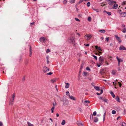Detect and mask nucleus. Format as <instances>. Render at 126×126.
<instances>
[{"label": "nucleus", "mask_w": 126, "mask_h": 126, "mask_svg": "<svg viewBox=\"0 0 126 126\" xmlns=\"http://www.w3.org/2000/svg\"><path fill=\"white\" fill-rule=\"evenodd\" d=\"M104 61V58L102 57H100L99 58V63H97L96 65L98 67L103 64Z\"/></svg>", "instance_id": "f257e3e1"}, {"label": "nucleus", "mask_w": 126, "mask_h": 126, "mask_svg": "<svg viewBox=\"0 0 126 126\" xmlns=\"http://www.w3.org/2000/svg\"><path fill=\"white\" fill-rule=\"evenodd\" d=\"M116 2L115 1H111L109 3L111 5L114 4L112 7L113 9H116L118 7V5L116 3Z\"/></svg>", "instance_id": "f03ea898"}, {"label": "nucleus", "mask_w": 126, "mask_h": 126, "mask_svg": "<svg viewBox=\"0 0 126 126\" xmlns=\"http://www.w3.org/2000/svg\"><path fill=\"white\" fill-rule=\"evenodd\" d=\"M75 41V39L74 37H71L69 39L68 42L70 43L74 44Z\"/></svg>", "instance_id": "7ed1b4c3"}, {"label": "nucleus", "mask_w": 126, "mask_h": 126, "mask_svg": "<svg viewBox=\"0 0 126 126\" xmlns=\"http://www.w3.org/2000/svg\"><path fill=\"white\" fill-rule=\"evenodd\" d=\"M93 36L92 35H90L89 34H87L85 36H84L85 39L87 40H89Z\"/></svg>", "instance_id": "20e7f679"}, {"label": "nucleus", "mask_w": 126, "mask_h": 126, "mask_svg": "<svg viewBox=\"0 0 126 126\" xmlns=\"http://www.w3.org/2000/svg\"><path fill=\"white\" fill-rule=\"evenodd\" d=\"M115 36L116 38V39L119 41V43L121 42V40L120 39V37H118L117 35H115Z\"/></svg>", "instance_id": "39448f33"}, {"label": "nucleus", "mask_w": 126, "mask_h": 126, "mask_svg": "<svg viewBox=\"0 0 126 126\" xmlns=\"http://www.w3.org/2000/svg\"><path fill=\"white\" fill-rule=\"evenodd\" d=\"M120 16L122 17H124L126 16V12L121 13L120 14Z\"/></svg>", "instance_id": "423d86ee"}, {"label": "nucleus", "mask_w": 126, "mask_h": 126, "mask_svg": "<svg viewBox=\"0 0 126 126\" xmlns=\"http://www.w3.org/2000/svg\"><path fill=\"white\" fill-rule=\"evenodd\" d=\"M95 47L96 49L98 51H101L102 50L101 49V48L100 47H98L97 46H95Z\"/></svg>", "instance_id": "0eeeda50"}, {"label": "nucleus", "mask_w": 126, "mask_h": 126, "mask_svg": "<svg viewBox=\"0 0 126 126\" xmlns=\"http://www.w3.org/2000/svg\"><path fill=\"white\" fill-rule=\"evenodd\" d=\"M49 70L48 68L46 67H45L43 68L44 71L45 72H47V71H49Z\"/></svg>", "instance_id": "6e6552de"}, {"label": "nucleus", "mask_w": 126, "mask_h": 126, "mask_svg": "<svg viewBox=\"0 0 126 126\" xmlns=\"http://www.w3.org/2000/svg\"><path fill=\"white\" fill-rule=\"evenodd\" d=\"M119 49L120 50H126V48L123 46H120L119 48Z\"/></svg>", "instance_id": "1a4fd4ad"}, {"label": "nucleus", "mask_w": 126, "mask_h": 126, "mask_svg": "<svg viewBox=\"0 0 126 126\" xmlns=\"http://www.w3.org/2000/svg\"><path fill=\"white\" fill-rule=\"evenodd\" d=\"M84 76H87L89 75V74L87 72H83Z\"/></svg>", "instance_id": "9d476101"}, {"label": "nucleus", "mask_w": 126, "mask_h": 126, "mask_svg": "<svg viewBox=\"0 0 126 126\" xmlns=\"http://www.w3.org/2000/svg\"><path fill=\"white\" fill-rule=\"evenodd\" d=\"M120 124L121 126H126V123L124 122H121Z\"/></svg>", "instance_id": "9b49d317"}, {"label": "nucleus", "mask_w": 126, "mask_h": 126, "mask_svg": "<svg viewBox=\"0 0 126 126\" xmlns=\"http://www.w3.org/2000/svg\"><path fill=\"white\" fill-rule=\"evenodd\" d=\"M116 58H117V60H118V62L119 63H119L120 62H122L123 61V60H122L121 59H119L118 57L117 56L116 57Z\"/></svg>", "instance_id": "f8f14e48"}, {"label": "nucleus", "mask_w": 126, "mask_h": 126, "mask_svg": "<svg viewBox=\"0 0 126 126\" xmlns=\"http://www.w3.org/2000/svg\"><path fill=\"white\" fill-rule=\"evenodd\" d=\"M66 85L65 86V88H68L70 84L68 83H65Z\"/></svg>", "instance_id": "ddd939ff"}, {"label": "nucleus", "mask_w": 126, "mask_h": 126, "mask_svg": "<svg viewBox=\"0 0 126 126\" xmlns=\"http://www.w3.org/2000/svg\"><path fill=\"white\" fill-rule=\"evenodd\" d=\"M69 98L73 100H76V99L75 98V97H74L72 96H70L69 95Z\"/></svg>", "instance_id": "4468645a"}, {"label": "nucleus", "mask_w": 126, "mask_h": 126, "mask_svg": "<svg viewBox=\"0 0 126 126\" xmlns=\"http://www.w3.org/2000/svg\"><path fill=\"white\" fill-rule=\"evenodd\" d=\"M45 38H44L43 37H41L40 38V41L42 42H44V41H45Z\"/></svg>", "instance_id": "2eb2a0df"}, {"label": "nucleus", "mask_w": 126, "mask_h": 126, "mask_svg": "<svg viewBox=\"0 0 126 126\" xmlns=\"http://www.w3.org/2000/svg\"><path fill=\"white\" fill-rule=\"evenodd\" d=\"M98 119L97 118L95 117L94 118V121L95 122H96L98 121Z\"/></svg>", "instance_id": "dca6fc26"}, {"label": "nucleus", "mask_w": 126, "mask_h": 126, "mask_svg": "<svg viewBox=\"0 0 126 126\" xmlns=\"http://www.w3.org/2000/svg\"><path fill=\"white\" fill-rule=\"evenodd\" d=\"M116 100L119 102H120V101L119 98L118 96H116Z\"/></svg>", "instance_id": "f3484780"}, {"label": "nucleus", "mask_w": 126, "mask_h": 126, "mask_svg": "<svg viewBox=\"0 0 126 126\" xmlns=\"http://www.w3.org/2000/svg\"><path fill=\"white\" fill-rule=\"evenodd\" d=\"M94 88H95L96 90L98 91L100 90L99 87L97 86H94Z\"/></svg>", "instance_id": "a211bd4d"}, {"label": "nucleus", "mask_w": 126, "mask_h": 126, "mask_svg": "<svg viewBox=\"0 0 126 126\" xmlns=\"http://www.w3.org/2000/svg\"><path fill=\"white\" fill-rule=\"evenodd\" d=\"M100 91V93H96V94L97 95H99L101 94H102L103 92V90L102 89Z\"/></svg>", "instance_id": "6ab92c4d"}, {"label": "nucleus", "mask_w": 126, "mask_h": 126, "mask_svg": "<svg viewBox=\"0 0 126 126\" xmlns=\"http://www.w3.org/2000/svg\"><path fill=\"white\" fill-rule=\"evenodd\" d=\"M103 100L104 102L106 103L108 101V100L107 99L105 98H104L103 99Z\"/></svg>", "instance_id": "aec40b11"}, {"label": "nucleus", "mask_w": 126, "mask_h": 126, "mask_svg": "<svg viewBox=\"0 0 126 126\" xmlns=\"http://www.w3.org/2000/svg\"><path fill=\"white\" fill-rule=\"evenodd\" d=\"M65 123V120H63L61 124L62 125H64Z\"/></svg>", "instance_id": "412c9836"}, {"label": "nucleus", "mask_w": 126, "mask_h": 126, "mask_svg": "<svg viewBox=\"0 0 126 126\" xmlns=\"http://www.w3.org/2000/svg\"><path fill=\"white\" fill-rule=\"evenodd\" d=\"M110 94H111V95L112 96L113 98H114L115 97V95L112 92H111Z\"/></svg>", "instance_id": "4be33fe9"}, {"label": "nucleus", "mask_w": 126, "mask_h": 126, "mask_svg": "<svg viewBox=\"0 0 126 126\" xmlns=\"http://www.w3.org/2000/svg\"><path fill=\"white\" fill-rule=\"evenodd\" d=\"M99 31L101 33H105V31L104 30H101Z\"/></svg>", "instance_id": "5701e85b"}, {"label": "nucleus", "mask_w": 126, "mask_h": 126, "mask_svg": "<svg viewBox=\"0 0 126 126\" xmlns=\"http://www.w3.org/2000/svg\"><path fill=\"white\" fill-rule=\"evenodd\" d=\"M51 82L53 83L56 82V80L54 79H51Z\"/></svg>", "instance_id": "b1692460"}, {"label": "nucleus", "mask_w": 126, "mask_h": 126, "mask_svg": "<svg viewBox=\"0 0 126 126\" xmlns=\"http://www.w3.org/2000/svg\"><path fill=\"white\" fill-rule=\"evenodd\" d=\"M87 5L88 7H89L90 5V2H88L87 4Z\"/></svg>", "instance_id": "393cba45"}, {"label": "nucleus", "mask_w": 126, "mask_h": 126, "mask_svg": "<svg viewBox=\"0 0 126 126\" xmlns=\"http://www.w3.org/2000/svg\"><path fill=\"white\" fill-rule=\"evenodd\" d=\"M106 114V112H105L104 114L103 115V121H104L105 119V117Z\"/></svg>", "instance_id": "a878e982"}, {"label": "nucleus", "mask_w": 126, "mask_h": 126, "mask_svg": "<svg viewBox=\"0 0 126 126\" xmlns=\"http://www.w3.org/2000/svg\"><path fill=\"white\" fill-rule=\"evenodd\" d=\"M109 39H110V38L109 37H106V39H106V40L107 41V42H108L109 41Z\"/></svg>", "instance_id": "bb28decb"}, {"label": "nucleus", "mask_w": 126, "mask_h": 126, "mask_svg": "<svg viewBox=\"0 0 126 126\" xmlns=\"http://www.w3.org/2000/svg\"><path fill=\"white\" fill-rule=\"evenodd\" d=\"M112 113L113 114H115L116 113V111L114 110H113L112 111Z\"/></svg>", "instance_id": "cd10ccee"}, {"label": "nucleus", "mask_w": 126, "mask_h": 126, "mask_svg": "<svg viewBox=\"0 0 126 126\" xmlns=\"http://www.w3.org/2000/svg\"><path fill=\"white\" fill-rule=\"evenodd\" d=\"M93 57H94V58L96 60H97V57H96V56L94 55H93Z\"/></svg>", "instance_id": "c85d7f7f"}, {"label": "nucleus", "mask_w": 126, "mask_h": 126, "mask_svg": "<svg viewBox=\"0 0 126 126\" xmlns=\"http://www.w3.org/2000/svg\"><path fill=\"white\" fill-rule=\"evenodd\" d=\"M15 97V95L14 94H13L12 98V100H13V101H14V100Z\"/></svg>", "instance_id": "c756f323"}, {"label": "nucleus", "mask_w": 126, "mask_h": 126, "mask_svg": "<svg viewBox=\"0 0 126 126\" xmlns=\"http://www.w3.org/2000/svg\"><path fill=\"white\" fill-rule=\"evenodd\" d=\"M117 79H116V81H115V82H113V85H114L115 86V85L116 84V82H117Z\"/></svg>", "instance_id": "7c9ffc66"}, {"label": "nucleus", "mask_w": 126, "mask_h": 126, "mask_svg": "<svg viewBox=\"0 0 126 126\" xmlns=\"http://www.w3.org/2000/svg\"><path fill=\"white\" fill-rule=\"evenodd\" d=\"M116 72V71H115L112 70V73L113 74H115Z\"/></svg>", "instance_id": "2f4dec72"}, {"label": "nucleus", "mask_w": 126, "mask_h": 126, "mask_svg": "<svg viewBox=\"0 0 126 126\" xmlns=\"http://www.w3.org/2000/svg\"><path fill=\"white\" fill-rule=\"evenodd\" d=\"M50 52V50L49 49H48L47 50L46 52L47 53L48 52Z\"/></svg>", "instance_id": "473e14b6"}, {"label": "nucleus", "mask_w": 126, "mask_h": 126, "mask_svg": "<svg viewBox=\"0 0 126 126\" xmlns=\"http://www.w3.org/2000/svg\"><path fill=\"white\" fill-rule=\"evenodd\" d=\"M126 4V1H124L122 3V5H124L125 4Z\"/></svg>", "instance_id": "72a5a7b5"}, {"label": "nucleus", "mask_w": 126, "mask_h": 126, "mask_svg": "<svg viewBox=\"0 0 126 126\" xmlns=\"http://www.w3.org/2000/svg\"><path fill=\"white\" fill-rule=\"evenodd\" d=\"M96 111H94V112L93 113V115L94 116H95L96 115Z\"/></svg>", "instance_id": "f704fd0d"}, {"label": "nucleus", "mask_w": 126, "mask_h": 126, "mask_svg": "<svg viewBox=\"0 0 126 126\" xmlns=\"http://www.w3.org/2000/svg\"><path fill=\"white\" fill-rule=\"evenodd\" d=\"M107 13L108 15H111V12H107Z\"/></svg>", "instance_id": "c9c22d12"}, {"label": "nucleus", "mask_w": 126, "mask_h": 126, "mask_svg": "<svg viewBox=\"0 0 126 126\" xmlns=\"http://www.w3.org/2000/svg\"><path fill=\"white\" fill-rule=\"evenodd\" d=\"M28 126H33V125L32 124L29 123H28Z\"/></svg>", "instance_id": "e433bc0d"}, {"label": "nucleus", "mask_w": 126, "mask_h": 126, "mask_svg": "<svg viewBox=\"0 0 126 126\" xmlns=\"http://www.w3.org/2000/svg\"><path fill=\"white\" fill-rule=\"evenodd\" d=\"M52 74V73L50 72L49 73H47V75H51Z\"/></svg>", "instance_id": "4c0bfd02"}, {"label": "nucleus", "mask_w": 126, "mask_h": 126, "mask_svg": "<svg viewBox=\"0 0 126 126\" xmlns=\"http://www.w3.org/2000/svg\"><path fill=\"white\" fill-rule=\"evenodd\" d=\"M86 70H90V68L88 67H87L86 68Z\"/></svg>", "instance_id": "58836bf2"}, {"label": "nucleus", "mask_w": 126, "mask_h": 126, "mask_svg": "<svg viewBox=\"0 0 126 126\" xmlns=\"http://www.w3.org/2000/svg\"><path fill=\"white\" fill-rule=\"evenodd\" d=\"M47 64L49 63V61L48 60V57H47Z\"/></svg>", "instance_id": "ea45409f"}, {"label": "nucleus", "mask_w": 126, "mask_h": 126, "mask_svg": "<svg viewBox=\"0 0 126 126\" xmlns=\"http://www.w3.org/2000/svg\"><path fill=\"white\" fill-rule=\"evenodd\" d=\"M88 19L89 21H90L91 20V18L90 17H88Z\"/></svg>", "instance_id": "a19ab883"}, {"label": "nucleus", "mask_w": 126, "mask_h": 126, "mask_svg": "<svg viewBox=\"0 0 126 126\" xmlns=\"http://www.w3.org/2000/svg\"><path fill=\"white\" fill-rule=\"evenodd\" d=\"M126 30L125 28H124L123 29V32L124 33H125L126 32Z\"/></svg>", "instance_id": "79ce46f5"}, {"label": "nucleus", "mask_w": 126, "mask_h": 126, "mask_svg": "<svg viewBox=\"0 0 126 126\" xmlns=\"http://www.w3.org/2000/svg\"><path fill=\"white\" fill-rule=\"evenodd\" d=\"M32 55V50L31 49H30V56H31Z\"/></svg>", "instance_id": "37998d69"}, {"label": "nucleus", "mask_w": 126, "mask_h": 126, "mask_svg": "<svg viewBox=\"0 0 126 126\" xmlns=\"http://www.w3.org/2000/svg\"><path fill=\"white\" fill-rule=\"evenodd\" d=\"M75 1V0H73L71 1V3H74Z\"/></svg>", "instance_id": "c03bdc74"}, {"label": "nucleus", "mask_w": 126, "mask_h": 126, "mask_svg": "<svg viewBox=\"0 0 126 126\" xmlns=\"http://www.w3.org/2000/svg\"><path fill=\"white\" fill-rule=\"evenodd\" d=\"M78 110L80 111H82V109L81 108H78Z\"/></svg>", "instance_id": "a18cd8bd"}, {"label": "nucleus", "mask_w": 126, "mask_h": 126, "mask_svg": "<svg viewBox=\"0 0 126 126\" xmlns=\"http://www.w3.org/2000/svg\"><path fill=\"white\" fill-rule=\"evenodd\" d=\"M75 19L77 21H80V20L78 18H75Z\"/></svg>", "instance_id": "49530a36"}, {"label": "nucleus", "mask_w": 126, "mask_h": 126, "mask_svg": "<svg viewBox=\"0 0 126 126\" xmlns=\"http://www.w3.org/2000/svg\"><path fill=\"white\" fill-rule=\"evenodd\" d=\"M105 5V4H103V3H101V6H103Z\"/></svg>", "instance_id": "de8ad7c7"}, {"label": "nucleus", "mask_w": 126, "mask_h": 126, "mask_svg": "<svg viewBox=\"0 0 126 126\" xmlns=\"http://www.w3.org/2000/svg\"><path fill=\"white\" fill-rule=\"evenodd\" d=\"M118 83H119V86L120 87H121L122 86L121 84V83H120L119 82H118Z\"/></svg>", "instance_id": "09e8293b"}, {"label": "nucleus", "mask_w": 126, "mask_h": 126, "mask_svg": "<svg viewBox=\"0 0 126 126\" xmlns=\"http://www.w3.org/2000/svg\"><path fill=\"white\" fill-rule=\"evenodd\" d=\"M53 106L54 107H55V106L56 105V103L55 104L54 103H53Z\"/></svg>", "instance_id": "8fccbe9b"}, {"label": "nucleus", "mask_w": 126, "mask_h": 126, "mask_svg": "<svg viewBox=\"0 0 126 126\" xmlns=\"http://www.w3.org/2000/svg\"><path fill=\"white\" fill-rule=\"evenodd\" d=\"M85 103L87 102V103H90V101H89L86 100V101H85Z\"/></svg>", "instance_id": "3c124183"}, {"label": "nucleus", "mask_w": 126, "mask_h": 126, "mask_svg": "<svg viewBox=\"0 0 126 126\" xmlns=\"http://www.w3.org/2000/svg\"><path fill=\"white\" fill-rule=\"evenodd\" d=\"M54 109H55V107H52V108L51 109V110H54Z\"/></svg>", "instance_id": "603ef678"}, {"label": "nucleus", "mask_w": 126, "mask_h": 126, "mask_svg": "<svg viewBox=\"0 0 126 126\" xmlns=\"http://www.w3.org/2000/svg\"><path fill=\"white\" fill-rule=\"evenodd\" d=\"M2 123L0 122V126H2Z\"/></svg>", "instance_id": "864d4df0"}, {"label": "nucleus", "mask_w": 126, "mask_h": 126, "mask_svg": "<svg viewBox=\"0 0 126 126\" xmlns=\"http://www.w3.org/2000/svg\"><path fill=\"white\" fill-rule=\"evenodd\" d=\"M66 95H68V94H69V92L67 91V92H66Z\"/></svg>", "instance_id": "5fc2aeb1"}, {"label": "nucleus", "mask_w": 126, "mask_h": 126, "mask_svg": "<svg viewBox=\"0 0 126 126\" xmlns=\"http://www.w3.org/2000/svg\"><path fill=\"white\" fill-rule=\"evenodd\" d=\"M63 2H64V3H67V1L66 0H64V1Z\"/></svg>", "instance_id": "6e6d98bb"}, {"label": "nucleus", "mask_w": 126, "mask_h": 126, "mask_svg": "<svg viewBox=\"0 0 126 126\" xmlns=\"http://www.w3.org/2000/svg\"><path fill=\"white\" fill-rule=\"evenodd\" d=\"M78 55L79 56H81V54L80 53H78Z\"/></svg>", "instance_id": "4d7b16f0"}, {"label": "nucleus", "mask_w": 126, "mask_h": 126, "mask_svg": "<svg viewBox=\"0 0 126 126\" xmlns=\"http://www.w3.org/2000/svg\"><path fill=\"white\" fill-rule=\"evenodd\" d=\"M85 46H89V44H84Z\"/></svg>", "instance_id": "13d9d810"}, {"label": "nucleus", "mask_w": 126, "mask_h": 126, "mask_svg": "<svg viewBox=\"0 0 126 126\" xmlns=\"http://www.w3.org/2000/svg\"><path fill=\"white\" fill-rule=\"evenodd\" d=\"M34 22H33L32 23H31V26H32L33 25H34Z\"/></svg>", "instance_id": "bf43d9fd"}, {"label": "nucleus", "mask_w": 126, "mask_h": 126, "mask_svg": "<svg viewBox=\"0 0 126 126\" xmlns=\"http://www.w3.org/2000/svg\"><path fill=\"white\" fill-rule=\"evenodd\" d=\"M83 0H80L79 1L80 2H83Z\"/></svg>", "instance_id": "052dcab7"}, {"label": "nucleus", "mask_w": 126, "mask_h": 126, "mask_svg": "<svg viewBox=\"0 0 126 126\" xmlns=\"http://www.w3.org/2000/svg\"><path fill=\"white\" fill-rule=\"evenodd\" d=\"M99 98L101 99H102L103 100V99L104 98H103V97H100Z\"/></svg>", "instance_id": "680f3d73"}, {"label": "nucleus", "mask_w": 126, "mask_h": 126, "mask_svg": "<svg viewBox=\"0 0 126 126\" xmlns=\"http://www.w3.org/2000/svg\"><path fill=\"white\" fill-rule=\"evenodd\" d=\"M101 39L102 40H103L104 39V38L103 37H101Z\"/></svg>", "instance_id": "e2e57ef3"}, {"label": "nucleus", "mask_w": 126, "mask_h": 126, "mask_svg": "<svg viewBox=\"0 0 126 126\" xmlns=\"http://www.w3.org/2000/svg\"><path fill=\"white\" fill-rule=\"evenodd\" d=\"M105 63L107 65H108L109 64L106 61V62Z\"/></svg>", "instance_id": "0e129e2a"}, {"label": "nucleus", "mask_w": 126, "mask_h": 126, "mask_svg": "<svg viewBox=\"0 0 126 126\" xmlns=\"http://www.w3.org/2000/svg\"><path fill=\"white\" fill-rule=\"evenodd\" d=\"M77 34L78 35H79V36H80V34L79 33H78Z\"/></svg>", "instance_id": "69168bd1"}, {"label": "nucleus", "mask_w": 126, "mask_h": 126, "mask_svg": "<svg viewBox=\"0 0 126 126\" xmlns=\"http://www.w3.org/2000/svg\"><path fill=\"white\" fill-rule=\"evenodd\" d=\"M95 10L97 11V12H98L99 11H98V9H96Z\"/></svg>", "instance_id": "338daca9"}, {"label": "nucleus", "mask_w": 126, "mask_h": 126, "mask_svg": "<svg viewBox=\"0 0 126 126\" xmlns=\"http://www.w3.org/2000/svg\"><path fill=\"white\" fill-rule=\"evenodd\" d=\"M56 115L57 117H58L59 116V114L58 113H57Z\"/></svg>", "instance_id": "774afa93"}]
</instances>
